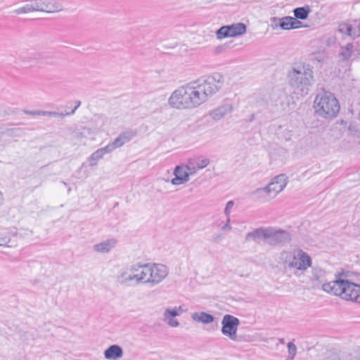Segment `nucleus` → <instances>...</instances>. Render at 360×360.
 Instances as JSON below:
<instances>
[{
  "mask_svg": "<svg viewBox=\"0 0 360 360\" xmlns=\"http://www.w3.org/2000/svg\"><path fill=\"white\" fill-rule=\"evenodd\" d=\"M355 24L356 25L357 29L360 30V23H357L356 22H355Z\"/></svg>",
  "mask_w": 360,
  "mask_h": 360,
  "instance_id": "09e8293b",
  "label": "nucleus"
},
{
  "mask_svg": "<svg viewBox=\"0 0 360 360\" xmlns=\"http://www.w3.org/2000/svg\"><path fill=\"white\" fill-rule=\"evenodd\" d=\"M10 241V237L7 235L0 234V246L6 245Z\"/></svg>",
  "mask_w": 360,
  "mask_h": 360,
  "instance_id": "a19ab883",
  "label": "nucleus"
},
{
  "mask_svg": "<svg viewBox=\"0 0 360 360\" xmlns=\"http://www.w3.org/2000/svg\"><path fill=\"white\" fill-rule=\"evenodd\" d=\"M290 85L300 91L307 89L313 82V71L308 65H295L288 73Z\"/></svg>",
  "mask_w": 360,
  "mask_h": 360,
  "instance_id": "39448f33",
  "label": "nucleus"
},
{
  "mask_svg": "<svg viewBox=\"0 0 360 360\" xmlns=\"http://www.w3.org/2000/svg\"><path fill=\"white\" fill-rule=\"evenodd\" d=\"M311 279L317 282L318 284L325 281V272L321 269L313 268L311 271Z\"/></svg>",
  "mask_w": 360,
  "mask_h": 360,
  "instance_id": "cd10ccee",
  "label": "nucleus"
},
{
  "mask_svg": "<svg viewBox=\"0 0 360 360\" xmlns=\"http://www.w3.org/2000/svg\"><path fill=\"white\" fill-rule=\"evenodd\" d=\"M174 177L171 180L173 186H179L187 184L190 181L184 165H177L173 172Z\"/></svg>",
  "mask_w": 360,
  "mask_h": 360,
  "instance_id": "2eb2a0df",
  "label": "nucleus"
},
{
  "mask_svg": "<svg viewBox=\"0 0 360 360\" xmlns=\"http://www.w3.org/2000/svg\"><path fill=\"white\" fill-rule=\"evenodd\" d=\"M234 206V202L233 200L229 201L224 208V214L226 218H231V212L233 207Z\"/></svg>",
  "mask_w": 360,
  "mask_h": 360,
  "instance_id": "c9c22d12",
  "label": "nucleus"
},
{
  "mask_svg": "<svg viewBox=\"0 0 360 360\" xmlns=\"http://www.w3.org/2000/svg\"><path fill=\"white\" fill-rule=\"evenodd\" d=\"M288 178L285 174H280L275 176L266 186L271 197L274 198L286 186Z\"/></svg>",
  "mask_w": 360,
  "mask_h": 360,
  "instance_id": "ddd939ff",
  "label": "nucleus"
},
{
  "mask_svg": "<svg viewBox=\"0 0 360 360\" xmlns=\"http://www.w3.org/2000/svg\"><path fill=\"white\" fill-rule=\"evenodd\" d=\"M268 231L269 227H261L254 229L246 234L245 240L246 242L253 241L256 243H259L262 240L265 243H267Z\"/></svg>",
  "mask_w": 360,
  "mask_h": 360,
  "instance_id": "dca6fc26",
  "label": "nucleus"
},
{
  "mask_svg": "<svg viewBox=\"0 0 360 360\" xmlns=\"http://www.w3.org/2000/svg\"><path fill=\"white\" fill-rule=\"evenodd\" d=\"M232 229V226L231 225V218H226L225 224L221 226V231L224 232H229Z\"/></svg>",
  "mask_w": 360,
  "mask_h": 360,
  "instance_id": "58836bf2",
  "label": "nucleus"
},
{
  "mask_svg": "<svg viewBox=\"0 0 360 360\" xmlns=\"http://www.w3.org/2000/svg\"><path fill=\"white\" fill-rule=\"evenodd\" d=\"M291 240L289 232L269 227L267 243L269 245L275 246L285 244Z\"/></svg>",
  "mask_w": 360,
  "mask_h": 360,
  "instance_id": "1a4fd4ad",
  "label": "nucleus"
},
{
  "mask_svg": "<svg viewBox=\"0 0 360 360\" xmlns=\"http://www.w3.org/2000/svg\"><path fill=\"white\" fill-rule=\"evenodd\" d=\"M136 135V132L133 130H127L122 132L109 146L111 149L115 150L116 148H120L125 143L129 142Z\"/></svg>",
  "mask_w": 360,
  "mask_h": 360,
  "instance_id": "4468645a",
  "label": "nucleus"
},
{
  "mask_svg": "<svg viewBox=\"0 0 360 360\" xmlns=\"http://www.w3.org/2000/svg\"><path fill=\"white\" fill-rule=\"evenodd\" d=\"M117 244V240L114 238H111L95 244L93 246V250L96 252L105 254L114 249Z\"/></svg>",
  "mask_w": 360,
  "mask_h": 360,
  "instance_id": "f3484780",
  "label": "nucleus"
},
{
  "mask_svg": "<svg viewBox=\"0 0 360 360\" xmlns=\"http://www.w3.org/2000/svg\"><path fill=\"white\" fill-rule=\"evenodd\" d=\"M353 29H354V25L353 24H349V27H348V31H347V35L349 36V37H353V34L352 33L354 32H353Z\"/></svg>",
  "mask_w": 360,
  "mask_h": 360,
  "instance_id": "49530a36",
  "label": "nucleus"
},
{
  "mask_svg": "<svg viewBox=\"0 0 360 360\" xmlns=\"http://www.w3.org/2000/svg\"><path fill=\"white\" fill-rule=\"evenodd\" d=\"M134 285H146V263L138 262L130 266Z\"/></svg>",
  "mask_w": 360,
  "mask_h": 360,
  "instance_id": "f8f14e48",
  "label": "nucleus"
},
{
  "mask_svg": "<svg viewBox=\"0 0 360 360\" xmlns=\"http://www.w3.org/2000/svg\"><path fill=\"white\" fill-rule=\"evenodd\" d=\"M288 349L289 353V357L294 358L296 355L297 347L292 342L288 343Z\"/></svg>",
  "mask_w": 360,
  "mask_h": 360,
  "instance_id": "e433bc0d",
  "label": "nucleus"
},
{
  "mask_svg": "<svg viewBox=\"0 0 360 360\" xmlns=\"http://www.w3.org/2000/svg\"><path fill=\"white\" fill-rule=\"evenodd\" d=\"M277 135L285 141H289L291 139L292 134V131L286 127L280 126L277 129Z\"/></svg>",
  "mask_w": 360,
  "mask_h": 360,
  "instance_id": "c756f323",
  "label": "nucleus"
},
{
  "mask_svg": "<svg viewBox=\"0 0 360 360\" xmlns=\"http://www.w3.org/2000/svg\"><path fill=\"white\" fill-rule=\"evenodd\" d=\"M349 25L348 23H346V22H342L341 24L339 25V27H338V31L342 33V34H346L347 35V31L349 30H348V27H349Z\"/></svg>",
  "mask_w": 360,
  "mask_h": 360,
  "instance_id": "ea45409f",
  "label": "nucleus"
},
{
  "mask_svg": "<svg viewBox=\"0 0 360 360\" xmlns=\"http://www.w3.org/2000/svg\"><path fill=\"white\" fill-rule=\"evenodd\" d=\"M117 281L122 285H134L130 266L125 270L120 271L117 275Z\"/></svg>",
  "mask_w": 360,
  "mask_h": 360,
  "instance_id": "b1692460",
  "label": "nucleus"
},
{
  "mask_svg": "<svg viewBox=\"0 0 360 360\" xmlns=\"http://www.w3.org/2000/svg\"><path fill=\"white\" fill-rule=\"evenodd\" d=\"M223 84L220 74L200 78L176 89L169 98V104L177 109L198 107L216 94Z\"/></svg>",
  "mask_w": 360,
  "mask_h": 360,
  "instance_id": "f257e3e1",
  "label": "nucleus"
},
{
  "mask_svg": "<svg viewBox=\"0 0 360 360\" xmlns=\"http://www.w3.org/2000/svg\"><path fill=\"white\" fill-rule=\"evenodd\" d=\"M23 112L26 115L32 116H49L56 117L58 114L56 112L43 111V110H23Z\"/></svg>",
  "mask_w": 360,
  "mask_h": 360,
  "instance_id": "c85d7f7f",
  "label": "nucleus"
},
{
  "mask_svg": "<svg viewBox=\"0 0 360 360\" xmlns=\"http://www.w3.org/2000/svg\"><path fill=\"white\" fill-rule=\"evenodd\" d=\"M239 324L240 321L238 318L230 314H226L221 321V332L226 336H234L236 334Z\"/></svg>",
  "mask_w": 360,
  "mask_h": 360,
  "instance_id": "9b49d317",
  "label": "nucleus"
},
{
  "mask_svg": "<svg viewBox=\"0 0 360 360\" xmlns=\"http://www.w3.org/2000/svg\"><path fill=\"white\" fill-rule=\"evenodd\" d=\"M322 289L342 300L360 303V285L341 277L336 276L335 280L323 283Z\"/></svg>",
  "mask_w": 360,
  "mask_h": 360,
  "instance_id": "f03ea898",
  "label": "nucleus"
},
{
  "mask_svg": "<svg viewBox=\"0 0 360 360\" xmlns=\"http://www.w3.org/2000/svg\"><path fill=\"white\" fill-rule=\"evenodd\" d=\"M224 238L222 233H217L212 236V242L215 244L220 243Z\"/></svg>",
  "mask_w": 360,
  "mask_h": 360,
  "instance_id": "4c0bfd02",
  "label": "nucleus"
},
{
  "mask_svg": "<svg viewBox=\"0 0 360 360\" xmlns=\"http://www.w3.org/2000/svg\"><path fill=\"white\" fill-rule=\"evenodd\" d=\"M32 12H34V11L31 1L30 4H27L22 7L18 8L13 11V13L15 15L25 14Z\"/></svg>",
  "mask_w": 360,
  "mask_h": 360,
  "instance_id": "2f4dec72",
  "label": "nucleus"
},
{
  "mask_svg": "<svg viewBox=\"0 0 360 360\" xmlns=\"http://www.w3.org/2000/svg\"><path fill=\"white\" fill-rule=\"evenodd\" d=\"M246 32V26L242 22L233 23L221 27L216 32L217 39L221 40L228 37H236L242 35Z\"/></svg>",
  "mask_w": 360,
  "mask_h": 360,
  "instance_id": "0eeeda50",
  "label": "nucleus"
},
{
  "mask_svg": "<svg viewBox=\"0 0 360 360\" xmlns=\"http://www.w3.org/2000/svg\"><path fill=\"white\" fill-rule=\"evenodd\" d=\"M326 58L324 52H317L314 53L311 56V60L312 61H317L318 63H321Z\"/></svg>",
  "mask_w": 360,
  "mask_h": 360,
  "instance_id": "72a5a7b5",
  "label": "nucleus"
},
{
  "mask_svg": "<svg viewBox=\"0 0 360 360\" xmlns=\"http://www.w3.org/2000/svg\"><path fill=\"white\" fill-rule=\"evenodd\" d=\"M191 318L195 321L205 324L210 323L214 321L212 315L202 311L193 313Z\"/></svg>",
  "mask_w": 360,
  "mask_h": 360,
  "instance_id": "393cba45",
  "label": "nucleus"
},
{
  "mask_svg": "<svg viewBox=\"0 0 360 360\" xmlns=\"http://www.w3.org/2000/svg\"><path fill=\"white\" fill-rule=\"evenodd\" d=\"M95 127L98 130L105 131L110 123V120L103 116H96L94 118Z\"/></svg>",
  "mask_w": 360,
  "mask_h": 360,
  "instance_id": "bb28decb",
  "label": "nucleus"
},
{
  "mask_svg": "<svg viewBox=\"0 0 360 360\" xmlns=\"http://www.w3.org/2000/svg\"><path fill=\"white\" fill-rule=\"evenodd\" d=\"M112 152L109 144L106 146L98 148L94 153H93L89 158L90 166L94 167L97 165V162L103 158V155L107 153Z\"/></svg>",
  "mask_w": 360,
  "mask_h": 360,
  "instance_id": "aec40b11",
  "label": "nucleus"
},
{
  "mask_svg": "<svg viewBox=\"0 0 360 360\" xmlns=\"http://www.w3.org/2000/svg\"><path fill=\"white\" fill-rule=\"evenodd\" d=\"M251 195L253 196L255 200L262 202H266L273 199V198L271 197L266 186L257 188L252 192Z\"/></svg>",
  "mask_w": 360,
  "mask_h": 360,
  "instance_id": "5701e85b",
  "label": "nucleus"
},
{
  "mask_svg": "<svg viewBox=\"0 0 360 360\" xmlns=\"http://www.w3.org/2000/svg\"><path fill=\"white\" fill-rule=\"evenodd\" d=\"M281 18L277 17H274L271 18V27L275 30L279 27V22H280Z\"/></svg>",
  "mask_w": 360,
  "mask_h": 360,
  "instance_id": "79ce46f5",
  "label": "nucleus"
},
{
  "mask_svg": "<svg viewBox=\"0 0 360 360\" xmlns=\"http://www.w3.org/2000/svg\"><path fill=\"white\" fill-rule=\"evenodd\" d=\"M184 167L189 178L191 176H193L197 174L199 170L198 168L196 167L195 162L192 161L188 162V163L186 165H184Z\"/></svg>",
  "mask_w": 360,
  "mask_h": 360,
  "instance_id": "473e14b6",
  "label": "nucleus"
},
{
  "mask_svg": "<svg viewBox=\"0 0 360 360\" xmlns=\"http://www.w3.org/2000/svg\"><path fill=\"white\" fill-rule=\"evenodd\" d=\"M278 261L285 268L292 269L298 272H303L311 266L310 256L301 249L282 251Z\"/></svg>",
  "mask_w": 360,
  "mask_h": 360,
  "instance_id": "7ed1b4c3",
  "label": "nucleus"
},
{
  "mask_svg": "<svg viewBox=\"0 0 360 360\" xmlns=\"http://www.w3.org/2000/svg\"><path fill=\"white\" fill-rule=\"evenodd\" d=\"M178 313L175 309H171L170 307L165 309L163 313L162 321L169 326L175 328L179 326V323L176 319Z\"/></svg>",
  "mask_w": 360,
  "mask_h": 360,
  "instance_id": "6ab92c4d",
  "label": "nucleus"
},
{
  "mask_svg": "<svg viewBox=\"0 0 360 360\" xmlns=\"http://www.w3.org/2000/svg\"><path fill=\"white\" fill-rule=\"evenodd\" d=\"M233 110V107L231 104H224L217 108L211 110L209 112L210 117L214 121H219L230 114Z\"/></svg>",
  "mask_w": 360,
  "mask_h": 360,
  "instance_id": "a211bd4d",
  "label": "nucleus"
},
{
  "mask_svg": "<svg viewBox=\"0 0 360 360\" xmlns=\"http://www.w3.org/2000/svg\"><path fill=\"white\" fill-rule=\"evenodd\" d=\"M355 51L354 45L349 43L346 46H341L339 57L342 61H349L355 55Z\"/></svg>",
  "mask_w": 360,
  "mask_h": 360,
  "instance_id": "4be33fe9",
  "label": "nucleus"
},
{
  "mask_svg": "<svg viewBox=\"0 0 360 360\" xmlns=\"http://www.w3.org/2000/svg\"><path fill=\"white\" fill-rule=\"evenodd\" d=\"M310 13V8L309 6L304 7H298L293 10L295 18L300 20H305L308 18Z\"/></svg>",
  "mask_w": 360,
  "mask_h": 360,
  "instance_id": "a878e982",
  "label": "nucleus"
},
{
  "mask_svg": "<svg viewBox=\"0 0 360 360\" xmlns=\"http://www.w3.org/2000/svg\"><path fill=\"white\" fill-rule=\"evenodd\" d=\"M293 359L294 358L288 356V358L285 360H293Z\"/></svg>",
  "mask_w": 360,
  "mask_h": 360,
  "instance_id": "8fccbe9b",
  "label": "nucleus"
},
{
  "mask_svg": "<svg viewBox=\"0 0 360 360\" xmlns=\"http://www.w3.org/2000/svg\"><path fill=\"white\" fill-rule=\"evenodd\" d=\"M42 55L35 49L30 48L22 51L18 56V60L23 65L33 66L41 60Z\"/></svg>",
  "mask_w": 360,
  "mask_h": 360,
  "instance_id": "9d476101",
  "label": "nucleus"
},
{
  "mask_svg": "<svg viewBox=\"0 0 360 360\" xmlns=\"http://www.w3.org/2000/svg\"><path fill=\"white\" fill-rule=\"evenodd\" d=\"M146 285L150 287L160 284L169 274V269L162 264L146 263Z\"/></svg>",
  "mask_w": 360,
  "mask_h": 360,
  "instance_id": "423d86ee",
  "label": "nucleus"
},
{
  "mask_svg": "<svg viewBox=\"0 0 360 360\" xmlns=\"http://www.w3.org/2000/svg\"><path fill=\"white\" fill-rule=\"evenodd\" d=\"M210 164V160L207 158L199 159L195 162V165L198 169H201L207 167Z\"/></svg>",
  "mask_w": 360,
  "mask_h": 360,
  "instance_id": "f704fd0d",
  "label": "nucleus"
},
{
  "mask_svg": "<svg viewBox=\"0 0 360 360\" xmlns=\"http://www.w3.org/2000/svg\"><path fill=\"white\" fill-rule=\"evenodd\" d=\"M171 309H175L178 313V316H179L181 313L185 311V310L184 309V307L182 305L179 306V307L171 308Z\"/></svg>",
  "mask_w": 360,
  "mask_h": 360,
  "instance_id": "de8ad7c7",
  "label": "nucleus"
},
{
  "mask_svg": "<svg viewBox=\"0 0 360 360\" xmlns=\"http://www.w3.org/2000/svg\"><path fill=\"white\" fill-rule=\"evenodd\" d=\"M292 29H297V28H299L301 27V24L302 22L299 20H297V18H293L292 17Z\"/></svg>",
  "mask_w": 360,
  "mask_h": 360,
  "instance_id": "37998d69",
  "label": "nucleus"
},
{
  "mask_svg": "<svg viewBox=\"0 0 360 360\" xmlns=\"http://www.w3.org/2000/svg\"><path fill=\"white\" fill-rule=\"evenodd\" d=\"M314 107L316 112L325 119L335 117L340 110L338 101L330 92L319 94L315 98Z\"/></svg>",
  "mask_w": 360,
  "mask_h": 360,
  "instance_id": "20e7f679",
  "label": "nucleus"
},
{
  "mask_svg": "<svg viewBox=\"0 0 360 360\" xmlns=\"http://www.w3.org/2000/svg\"><path fill=\"white\" fill-rule=\"evenodd\" d=\"M292 17L285 16L281 18L279 22V27L284 30H289L292 29Z\"/></svg>",
  "mask_w": 360,
  "mask_h": 360,
  "instance_id": "7c9ffc66",
  "label": "nucleus"
},
{
  "mask_svg": "<svg viewBox=\"0 0 360 360\" xmlns=\"http://www.w3.org/2000/svg\"><path fill=\"white\" fill-rule=\"evenodd\" d=\"M122 356L123 350L117 345L110 346L104 352V356L108 360H117L122 358Z\"/></svg>",
  "mask_w": 360,
  "mask_h": 360,
  "instance_id": "412c9836",
  "label": "nucleus"
},
{
  "mask_svg": "<svg viewBox=\"0 0 360 360\" xmlns=\"http://www.w3.org/2000/svg\"><path fill=\"white\" fill-rule=\"evenodd\" d=\"M33 11L57 13L63 11V5L57 0H31Z\"/></svg>",
  "mask_w": 360,
  "mask_h": 360,
  "instance_id": "6e6552de",
  "label": "nucleus"
},
{
  "mask_svg": "<svg viewBox=\"0 0 360 360\" xmlns=\"http://www.w3.org/2000/svg\"><path fill=\"white\" fill-rule=\"evenodd\" d=\"M75 136L79 141H82L84 138L86 137L84 132H76Z\"/></svg>",
  "mask_w": 360,
  "mask_h": 360,
  "instance_id": "a18cd8bd",
  "label": "nucleus"
},
{
  "mask_svg": "<svg viewBox=\"0 0 360 360\" xmlns=\"http://www.w3.org/2000/svg\"><path fill=\"white\" fill-rule=\"evenodd\" d=\"M354 25V29H353V38H355V37H359L360 36V30L359 29H357L356 27V25L355 24V22L353 24Z\"/></svg>",
  "mask_w": 360,
  "mask_h": 360,
  "instance_id": "c03bdc74",
  "label": "nucleus"
}]
</instances>
